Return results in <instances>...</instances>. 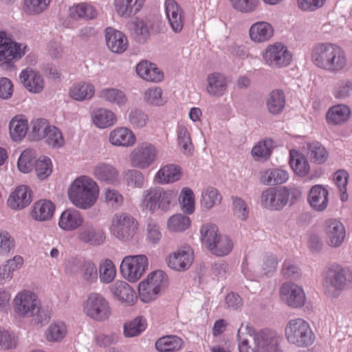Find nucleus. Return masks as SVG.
Here are the masks:
<instances>
[{"label": "nucleus", "instance_id": "37998d69", "mask_svg": "<svg viewBox=\"0 0 352 352\" xmlns=\"http://www.w3.org/2000/svg\"><path fill=\"white\" fill-rule=\"evenodd\" d=\"M290 166L299 176L304 177L309 171L310 166L306 157L294 150L290 151Z\"/></svg>", "mask_w": 352, "mask_h": 352}, {"label": "nucleus", "instance_id": "f03ea898", "mask_svg": "<svg viewBox=\"0 0 352 352\" xmlns=\"http://www.w3.org/2000/svg\"><path fill=\"white\" fill-rule=\"evenodd\" d=\"M311 58L316 67L329 72H340L347 63L342 48L329 42L316 44L312 47Z\"/></svg>", "mask_w": 352, "mask_h": 352}, {"label": "nucleus", "instance_id": "6e6552de", "mask_svg": "<svg viewBox=\"0 0 352 352\" xmlns=\"http://www.w3.org/2000/svg\"><path fill=\"white\" fill-rule=\"evenodd\" d=\"M41 300L33 292L23 289L13 300L14 311L20 318H31L33 314L39 310Z\"/></svg>", "mask_w": 352, "mask_h": 352}, {"label": "nucleus", "instance_id": "a878e982", "mask_svg": "<svg viewBox=\"0 0 352 352\" xmlns=\"http://www.w3.org/2000/svg\"><path fill=\"white\" fill-rule=\"evenodd\" d=\"M228 87L226 78L220 73H212L207 77V93L212 97H221Z\"/></svg>", "mask_w": 352, "mask_h": 352}, {"label": "nucleus", "instance_id": "4be33fe9", "mask_svg": "<svg viewBox=\"0 0 352 352\" xmlns=\"http://www.w3.org/2000/svg\"><path fill=\"white\" fill-rule=\"evenodd\" d=\"M113 297L122 303L132 305L136 300L135 293L133 288L126 282L118 280L109 286Z\"/></svg>", "mask_w": 352, "mask_h": 352}, {"label": "nucleus", "instance_id": "774afa93", "mask_svg": "<svg viewBox=\"0 0 352 352\" xmlns=\"http://www.w3.org/2000/svg\"><path fill=\"white\" fill-rule=\"evenodd\" d=\"M148 116L142 110L134 109L129 113V121L133 128H142L147 124Z\"/></svg>", "mask_w": 352, "mask_h": 352}, {"label": "nucleus", "instance_id": "6ab92c4d", "mask_svg": "<svg viewBox=\"0 0 352 352\" xmlns=\"http://www.w3.org/2000/svg\"><path fill=\"white\" fill-rule=\"evenodd\" d=\"M164 6L171 29L175 33H179L184 23V15L182 8L174 0H166Z\"/></svg>", "mask_w": 352, "mask_h": 352}, {"label": "nucleus", "instance_id": "4468645a", "mask_svg": "<svg viewBox=\"0 0 352 352\" xmlns=\"http://www.w3.org/2000/svg\"><path fill=\"white\" fill-rule=\"evenodd\" d=\"M285 186L268 188L261 196V205L270 210H280L287 205Z\"/></svg>", "mask_w": 352, "mask_h": 352}, {"label": "nucleus", "instance_id": "bf43d9fd", "mask_svg": "<svg viewBox=\"0 0 352 352\" xmlns=\"http://www.w3.org/2000/svg\"><path fill=\"white\" fill-rule=\"evenodd\" d=\"M138 291L141 300L144 302L155 300L160 294L153 285L150 284L146 279L139 284Z\"/></svg>", "mask_w": 352, "mask_h": 352}, {"label": "nucleus", "instance_id": "c03bdc74", "mask_svg": "<svg viewBox=\"0 0 352 352\" xmlns=\"http://www.w3.org/2000/svg\"><path fill=\"white\" fill-rule=\"evenodd\" d=\"M182 340L176 336H167L158 339L155 346L160 352L177 351L182 347Z\"/></svg>", "mask_w": 352, "mask_h": 352}, {"label": "nucleus", "instance_id": "2f4dec72", "mask_svg": "<svg viewBox=\"0 0 352 352\" xmlns=\"http://www.w3.org/2000/svg\"><path fill=\"white\" fill-rule=\"evenodd\" d=\"M83 222V218L76 210H66L62 212L58 226L66 231H72L77 229Z\"/></svg>", "mask_w": 352, "mask_h": 352}, {"label": "nucleus", "instance_id": "b1692460", "mask_svg": "<svg viewBox=\"0 0 352 352\" xmlns=\"http://www.w3.org/2000/svg\"><path fill=\"white\" fill-rule=\"evenodd\" d=\"M32 191L27 186L17 187L8 199V206L14 210L28 206L32 201Z\"/></svg>", "mask_w": 352, "mask_h": 352}, {"label": "nucleus", "instance_id": "aec40b11", "mask_svg": "<svg viewBox=\"0 0 352 352\" xmlns=\"http://www.w3.org/2000/svg\"><path fill=\"white\" fill-rule=\"evenodd\" d=\"M19 80L30 92L38 94L43 90L44 80L42 76L31 68H26L20 73Z\"/></svg>", "mask_w": 352, "mask_h": 352}, {"label": "nucleus", "instance_id": "052dcab7", "mask_svg": "<svg viewBox=\"0 0 352 352\" xmlns=\"http://www.w3.org/2000/svg\"><path fill=\"white\" fill-rule=\"evenodd\" d=\"M221 200V196L214 188H208L202 192L201 204L207 209H210L219 204Z\"/></svg>", "mask_w": 352, "mask_h": 352}, {"label": "nucleus", "instance_id": "7c9ffc66", "mask_svg": "<svg viewBox=\"0 0 352 352\" xmlns=\"http://www.w3.org/2000/svg\"><path fill=\"white\" fill-rule=\"evenodd\" d=\"M126 28L131 36L138 43L146 42L150 36V30L146 22L135 19L127 23Z\"/></svg>", "mask_w": 352, "mask_h": 352}, {"label": "nucleus", "instance_id": "338daca9", "mask_svg": "<svg viewBox=\"0 0 352 352\" xmlns=\"http://www.w3.org/2000/svg\"><path fill=\"white\" fill-rule=\"evenodd\" d=\"M146 280L150 284L153 285V287H155L160 293L168 285L167 276L166 274L161 270L151 273Z\"/></svg>", "mask_w": 352, "mask_h": 352}, {"label": "nucleus", "instance_id": "0e129e2a", "mask_svg": "<svg viewBox=\"0 0 352 352\" xmlns=\"http://www.w3.org/2000/svg\"><path fill=\"white\" fill-rule=\"evenodd\" d=\"M66 333V327L63 323H54L47 328L46 338L50 342H58L65 336Z\"/></svg>", "mask_w": 352, "mask_h": 352}, {"label": "nucleus", "instance_id": "4d7b16f0", "mask_svg": "<svg viewBox=\"0 0 352 352\" xmlns=\"http://www.w3.org/2000/svg\"><path fill=\"white\" fill-rule=\"evenodd\" d=\"M34 169L37 177L40 180L47 178L52 172V164L51 160L45 156H41L36 160Z\"/></svg>", "mask_w": 352, "mask_h": 352}, {"label": "nucleus", "instance_id": "6e6d98bb", "mask_svg": "<svg viewBox=\"0 0 352 352\" xmlns=\"http://www.w3.org/2000/svg\"><path fill=\"white\" fill-rule=\"evenodd\" d=\"M52 0H24L23 10L30 15L38 14L44 12Z\"/></svg>", "mask_w": 352, "mask_h": 352}, {"label": "nucleus", "instance_id": "1a4fd4ad", "mask_svg": "<svg viewBox=\"0 0 352 352\" xmlns=\"http://www.w3.org/2000/svg\"><path fill=\"white\" fill-rule=\"evenodd\" d=\"M148 267V259L145 255L125 256L120 264L122 275L130 282H136Z\"/></svg>", "mask_w": 352, "mask_h": 352}, {"label": "nucleus", "instance_id": "dca6fc26", "mask_svg": "<svg viewBox=\"0 0 352 352\" xmlns=\"http://www.w3.org/2000/svg\"><path fill=\"white\" fill-rule=\"evenodd\" d=\"M193 261V252L190 246H183L170 254L168 258V265L175 271L188 270Z\"/></svg>", "mask_w": 352, "mask_h": 352}, {"label": "nucleus", "instance_id": "5fc2aeb1", "mask_svg": "<svg viewBox=\"0 0 352 352\" xmlns=\"http://www.w3.org/2000/svg\"><path fill=\"white\" fill-rule=\"evenodd\" d=\"M190 223L188 217L182 214H176L169 218L168 228L173 231L182 232L190 227Z\"/></svg>", "mask_w": 352, "mask_h": 352}, {"label": "nucleus", "instance_id": "a211bd4d", "mask_svg": "<svg viewBox=\"0 0 352 352\" xmlns=\"http://www.w3.org/2000/svg\"><path fill=\"white\" fill-rule=\"evenodd\" d=\"M78 239L94 246L103 244L106 240L104 230L96 228L92 223L86 222L80 228L77 235Z\"/></svg>", "mask_w": 352, "mask_h": 352}, {"label": "nucleus", "instance_id": "cd10ccee", "mask_svg": "<svg viewBox=\"0 0 352 352\" xmlns=\"http://www.w3.org/2000/svg\"><path fill=\"white\" fill-rule=\"evenodd\" d=\"M109 142L116 146L128 147L135 142V137L131 130L125 127H118L109 133Z\"/></svg>", "mask_w": 352, "mask_h": 352}, {"label": "nucleus", "instance_id": "2eb2a0df", "mask_svg": "<svg viewBox=\"0 0 352 352\" xmlns=\"http://www.w3.org/2000/svg\"><path fill=\"white\" fill-rule=\"evenodd\" d=\"M280 296L287 306L292 308H300L306 302L302 287L294 283H284L280 289Z\"/></svg>", "mask_w": 352, "mask_h": 352}, {"label": "nucleus", "instance_id": "7ed1b4c3", "mask_svg": "<svg viewBox=\"0 0 352 352\" xmlns=\"http://www.w3.org/2000/svg\"><path fill=\"white\" fill-rule=\"evenodd\" d=\"M68 195L74 206L87 210L96 204L99 195V187L89 177L81 176L72 182Z\"/></svg>", "mask_w": 352, "mask_h": 352}, {"label": "nucleus", "instance_id": "f8f14e48", "mask_svg": "<svg viewBox=\"0 0 352 352\" xmlns=\"http://www.w3.org/2000/svg\"><path fill=\"white\" fill-rule=\"evenodd\" d=\"M84 310L87 316L97 321L107 320L111 315L108 302L99 294H91L89 296Z\"/></svg>", "mask_w": 352, "mask_h": 352}, {"label": "nucleus", "instance_id": "680f3d73", "mask_svg": "<svg viewBox=\"0 0 352 352\" xmlns=\"http://www.w3.org/2000/svg\"><path fill=\"white\" fill-rule=\"evenodd\" d=\"M51 125L47 120L39 118L32 122V137L34 140H43Z\"/></svg>", "mask_w": 352, "mask_h": 352}, {"label": "nucleus", "instance_id": "9b49d317", "mask_svg": "<svg viewBox=\"0 0 352 352\" xmlns=\"http://www.w3.org/2000/svg\"><path fill=\"white\" fill-rule=\"evenodd\" d=\"M292 54L281 43L269 45L263 54V60L272 68L286 67L292 61Z\"/></svg>", "mask_w": 352, "mask_h": 352}, {"label": "nucleus", "instance_id": "a18cd8bd", "mask_svg": "<svg viewBox=\"0 0 352 352\" xmlns=\"http://www.w3.org/2000/svg\"><path fill=\"white\" fill-rule=\"evenodd\" d=\"M274 147V142L271 139H265L255 145L251 151L254 158L258 161H265L271 155Z\"/></svg>", "mask_w": 352, "mask_h": 352}, {"label": "nucleus", "instance_id": "39448f33", "mask_svg": "<svg viewBox=\"0 0 352 352\" xmlns=\"http://www.w3.org/2000/svg\"><path fill=\"white\" fill-rule=\"evenodd\" d=\"M201 241L208 250L218 256H223L232 250V241L226 235L219 232L217 227L214 225L207 224L201 228Z\"/></svg>", "mask_w": 352, "mask_h": 352}, {"label": "nucleus", "instance_id": "e433bc0d", "mask_svg": "<svg viewBox=\"0 0 352 352\" xmlns=\"http://www.w3.org/2000/svg\"><path fill=\"white\" fill-rule=\"evenodd\" d=\"M288 173L283 169H267L260 173V181L265 185H277L288 179Z\"/></svg>", "mask_w": 352, "mask_h": 352}, {"label": "nucleus", "instance_id": "f257e3e1", "mask_svg": "<svg viewBox=\"0 0 352 352\" xmlns=\"http://www.w3.org/2000/svg\"><path fill=\"white\" fill-rule=\"evenodd\" d=\"M239 352H283L279 347L280 337L274 331H256L251 327H243L237 333Z\"/></svg>", "mask_w": 352, "mask_h": 352}, {"label": "nucleus", "instance_id": "c85d7f7f", "mask_svg": "<svg viewBox=\"0 0 352 352\" xmlns=\"http://www.w3.org/2000/svg\"><path fill=\"white\" fill-rule=\"evenodd\" d=\"M145 0H114L113 5L117 14L122 17L136 14L142 8Z\"/></svg>", "mask_w": 352, "mask_h": 352}, {"label": "nucleus", "instance_id": "ddd939ff", "mask_svg": "<svg viewBox=\"0 0 352 352\" xmlns=\"http://www.w3.org/2000/svg\"><path fill=\"white\" fill-rule=\"evenodd\" d=\"M346 285V270L340 266H333L328 269L324 277V287L326 292L336 297L338 292L343 290Z\"/></svg>", "mask_w": 352, "mask_h": 352}, {"label": "nucleus", "instance_id": "e2e57ef3", "mask_svg": "<svg viewBox=\"0 0 352 352\" xmlns=\"http://www.w3.org/2000/svg\"><path fill=\"white\" fill-rule=\"evenodd\" d=\"M124 180L128 186L131 188H142L144 184V177L138 170H128L124 173Z\"/></svg>", "mask_w": 352, "mask_h": 352}, {"label": "nucleus", "instance_id": "0eeeda50", "mask_svg": "<svg viewBox=\"0 0 352 352\" xmlns=\"http://www.w3.org/2000/svg\"><path fill=\"white\" fill-rule=\"evenodd\" d=\"M28 46L19 43L9 37L4 31H0V63L12 67L14 63L26 53Z\"/></svg>", "mask_w": 352, "mask_h": 352}, {"label": "nucleus", "instance_id": "3c124183", "mask_svg": "<svg viewBox=\"0 0 352 352\" xmlns=\"http://www.w3.org/2000/svg\"><path fill=\"white\" fill-rule=\"evenodd\" d=\"M37 159L33 150L23 151L18 160V168L24 173H30L35 166Z\"/></svg>", "mask_w": 352, "mask_h": 352}, {"label": "nucleus", "instance_id": "393cba45", "mask_svg": "<svg viewBox=\"0 0 352 352\" xmlns=\"http://www.w3.org/2000/svg\"><path fill=\"white\" fill-rule=\"evenodd\" d=\"M351 114L349 107L346 104H336L328 109L326 113V120L330 125H342L349 120Z\"/></svg>", "mask_w": 352, "mask_h": 352}, {"label": "nucleus", "instance_id": "79ce46f5", "mask_svg": "<svg viewBox=\"0 0 352 352\" xmlns=\"http://www.w3.org/2000/svg\"><path fill=\"white\" fill-rule=\"evenodd\" d=\"M9 129L11 138L15 142H19L26 135L28 129V120L15 116L10 122Z\"/></svg>", "mask_w": 352, "mask_h": 352}, {"label": "nucleus", "instance_id": "473e14b6", "mask_svg": "<svg viewBox=\"0 0 352 352\" xmlns=\"http://www.w3.org/2000/svg\"><path fill=\"white\" fill-rule=\"evenodd\" d=\"M91 119L94 124L100 129H105L114 125L117 122L115 113L104 108H99L93 110Z\"/></svg>", "mask_w": 352, "mask_h": 352}, {"label": "nucleus", "instance_id": "5701e85b", "mask_svg": "<svg viewBox=\"0 0 352 352\" xmlns=\"http://www.w3.org/2000/svg\"><path fill=\"white\" fill-rule=\"evenodd\" d=\"M105 37L107 47L111 52L122 54L127 49L128 40L122 32L107 28L105 30Z\"/></svg>", "mask_w": 352, "mask_h": 352}, {"label": "nucleus", "instance_id": "c9c22d12", "mask_svg": "<svg viewBox=\"0 0 352 352\" xmlns=\"http://www.w3.org/2000/svg\"><path fill=\"white\" fill-rule=\"evenodd\" d=\"M55 206L49 200H39L34 204L32 212L34 219L40 221L50 219L54 212Z\"/></svg>", "mask_w": 352, "mask_h": 352}, {"label": "nucleus", "instance_id": "f3484780", "mask_svg": "<svg viewBox=\"0 0 352 352\" xmlns=\"http://www.w3.org/2000/svg\"><path fill=\"white\" fill-rule=\"evenodd\" d=\"M324 230L327 236V243L333 247H340L346 236L344 226L336 219H330L324 223Z\"/></svg>", "mask_w": 352, "mask_h": 352}, {"label": "nucleus", "instance_id": "603ef678", "mask_svg": "<svg viewBox=\"0 0 352 352\" xmlns=\"http://www.w3.org/2000/svg\"><path fill=\"white\" fill-rule=\"evenodd\" d=\"M179 204L181 210L187 214H191L195 211V196L189 188H184L180 193Z\"/></svg>", "mask_w": 352, "mask_h": 352}, {"label": "nucleus", "instance_id": "a19ab883", "mask_svg": "<svg viewBox=\"0 0 352 352\" xmlns=\"http://www.w3.org/2000/svg\"><path fill=\"white\" fill-rule=\"evenodd\" d=\"M98 96L100 99L119 107L124 106L127 102L125 94L118 89H104L99 92Z\"/></svg>", "mask_w": 352, "mask_h": 352}, {"label": "nucleus", "instance_id": "412c9836", "mask_svg": "<svg viewBox=\"0 0 352 352\" xmlns=\"http://www.w3.org/2000/svg\"><path fill=\"white\" fill-rule=\"evenodd\" d=\"M94 176L107 184L118 185L120 183L119 171L112 164L99 163L94 168Z\"/></svg>", "mask_w": 352, "mask_h": 352}, {"label": "nucleus", "instance_id": "49530a36", "mask_svg": "<svg viewBox=\"0 0 352 352\" xmlns=\"http://www.w3.org/2000/svg\"><path fill=\"white\" fill-rule=\"evenodd\" d=\"M307 155L314 162L321 164L324 163L328 158V152L326 148L318 142L307 144Z\"/></svg>", "mask_w": 352, "mask_h": 352}, {"label": "nucleus", "instance_id": "864d4df0", "mask_svg": "<svg viewBox=\"0 0 352 352\" xmlns=\"http://www.w3.org/2000/svg\"><path fill=\"white\" fill-rule=\"evenodd\" d=\"M157 188H152L143 192L141 206L144 210L153 212L158 208Z\"/></svg>", "mask_w": 352, "mask_h": 352}, {"label": "nucleus", "instance_id": "13d9d810", "mask_svg": "<svg viewBox=\"0 0 352 352\" xmlns=\"http://www.w3.org/2000/svg\"><path fill=\"white\" fill-rule=\"evenodd\" d=\"M45 142L52 148H60L65 144L61 131L54 126H50L45 135Z\"/></svg>", "mask_w": 352, "mask_h": 352}, {"label": "nucleus", "instance_id": "bb28decb", "mask_svg": "<svg viewBox=\"0 0 352 352\" xmlns=\"http://www.w3.org/2000/svg\"><path fill=\"white\" fill-rule=\"evenodd\" d=\"M136 72L140 78L146 81L157 82L164 78L163 72L155 64L147 60L142 61L137 65Z\"/></svg>", "mask_w": 352, "mask_h": 352}, {"label": "nucleus", "instance_id": "20e7f679", "mask_svg": "<svg viewBox=\"0 0 352 352\" xmlns=\"http://www.w3.org/2000/svg\"><path fill=\"white\" fill-rule=\"evenodd\" d=\"M287 341L298 347H308L315 340V335L309 324L301 318L290 319L285 327Z\"/></svg>", "mask_w": 352, "mask_h": 352}, {"label": "nucleus", "instance_id": "69168bd1", "mask_svg": "<svg viewBox=\"0 0 352 352\" xmlns=\"http://www.w3.org/2000/svg\"><path fill=\"white\" fill-rule=\"evenodd\" d=\"M229 2L235 10L248 14L256 9L258 0H229Z\"/></svg>", "mask_w": 352, "mask_h": 352}, {"label": "nucleus", "instance_id": "f704fd0d", "mask_svg": "<svg viewBox=\"0 0 352 352\" xmlns=\"http://www.w3.org/2000/svg\"><path fill=\"white\" fill-rule=\"evenodd\" d=\"M285 95L281 89H274L266 99V106L268 111L273 115L282 113L285 106Z\"/></svg>", "mask_w": 352, "mask_h": 352}, {"label": "nucleus", "instance_id": "09e8293b", "mask_svg": "<svg viewBox=\"0 0 352 352\" xmlns=\"http://www.w3.org/2000/svg\"><path fill=\"white\" fill-rule=\"evenodd\" d=\"M177 135L182 153L186 155H191L194 146L187 128L183 125L179 126L177 129Z\"/></svg>", "mask_w": 352, "mask_h": 352}, {"label": "nucleus", "instance_id": "c756f323", "mask_svg": "<svg viewBox=\"0 0 352 352\" xmlns=\"http://www.w3.org/2000/svg\"><path fill=\"white\" fill-rule=\"evenodd\" d=\"M329 192L321 185L313 186L309 195V201L311 206L316 211H323L328 204Z\"/></svg>", "mask_w": 352, "mask_h": 352}, {"label": "nucleus", "instance_id": "58836bf2", "mask_svg": "<svg viewBox=\"0 0 352 352\" xmlns=\"http://www.w3.org/2000/svg\"><path fill=\"white\" fill-rule=\"evenodd\" d=\"M70 16L75 19L91 20L98 15L97 10L88 3H81L69 9Z\"/></svg>", "mask_w": 352, "mask_h": 352}, {"label": "nucleus", "instance_id": "de8ad7c7", "mask_svg": "<svg viewBox=\"0 0 352 352\" xmlns=\"http://www.w3.org/2000/svg\"><path fill=\"white\" fill-rule=\"evenodd\" d=\"M158 208L163 211H168L177 198V191L173 190H164L157 188Z\"/></svg>", "mask_w": 352, "mask_h": 352}, {"label": "nucleus", "instance_id": "8fccbe9b", "mask_svg": "<svg viewBox=\"0 0 352 352\" xmlns=\"http://www.w3.org/2000/svg\"><path fill=\"white\" fill-rule=\"evenodd\" d=\"M146 320L142 316H138L124 324V334L128 338L138 336L146 329Z\"/></svg>", "mask_w": 352, "mask_h": 352}, {"label": "nucleus", "instance_id": "4c0bfd02", "mask_svg": "<svg viewBox=\"0 0 352 352\" xmlns=\"http://www.w3.org/2000/svg\"><path fill=\"white\" fill-rule=\"evenodd\" d=\"M180 177V167L175 164H168L159 170L155 176V179L160 184H168L179 180Z\"/></svg>", "mask_w": 352, "mask_h": 352}, {"label": "nucleus", "instance_id": "9d476101", "mask_svg": "<svg viewBox=\"0 0 352 352\" xmlns=\"http://www.w3.org/2000/svg\"><path fill=\"white\" fill-rule=\"evenodd\" d=\"M158 150L152 144L144 142L136 146L131 152V166L141 169L149 167L157 159Z\"/></svg>", "mask_w": 352, "mask_h": 352}, {"label": "nucleus", "instance_id": "423d86ee", "mask_svg": "<svg viewBox=\"0 0 352 352\" xmlns=\"http://www.w3.org/2000/svg\"><path fill=\"white\" fill-rule=\"evenodd\" d=\"M138 222L127 213L116 214L112 219L110 231L119 241L126 242L135 235Z\"/></svg>", "mask_w": 352, "mask_h": 352}, {"label": "nucleus", "instance_id": "ea45409f", "mask_svg": "<svg viewBox=\"0 0 352 352\" xmlns=\"http://www.w3.org/2000/svg\"><path fill=\"white\" fill-rule=\"evenodd\" d=\"M95 92L94 85L89 83L80 82L74 85L69 91V96L77 101L91 99Z\"/></svg>", "mask_w": 352, "mask_h": 352}, {"label": "nucleus", "instance_id": "72a5a7b5", "mask_svg": "<svg viewBox=\"0 0 352 352\" xmlns=\"http://www.w3.org/2000/svg\"><path fill=\"white\" fill-rule=\"evenodd\" d=\"M274 29L271 24L261 21L254 23L249 31L252 41L263 43L269 40L273 35Z\"/></svg>", "mask_w": 352, "mask_h": 352}]
</instances>
